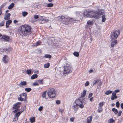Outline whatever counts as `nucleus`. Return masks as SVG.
Returning <instances> with one entry per match:
<instances>
[{
	"mask_svg": "<svg viewBox=\"0 0 123 123\" xmlns=\"http://www.w3.org/2000/svg\"><path fill=\"white\" fill-rule=\"evenodd\" d=\"M103 10L101 12H94L93 11H87L86 12L87 14H86V12H85L84 15L87 17H90L91 18L93 17L96 19H98L100 17V15L103 14Z\"/></svg>",
	"mask_w": 123,
	"mask_h": 123,
	"instance_id": "f257e3e1",
	"label": "nucleus"
},
{
	"mask_svg": "<svg viewBox=\"0 0 123 123\" xmlns=\"http://www.w3.org/2000/svg\"><path fill=\"white\" fill-rule=\"evenodd\" d=\"M57 19L60 22L65 25H68L72 24L75 22L76 21L75 19L69 18H65L64 16H59L57 18Z\"/></svg>",
	"mask_w": 123,
	"mask_h": 123,
	"instance_id": "f03ea898",
	"label": "nucleus"
},
{
	"mask_svg": "<svg viewBox=\"0 0 123 123\" xmlns=\"http://www.w3.org/2000/svg\"><path fill=\"white\" fill-rule=\"evenodd\" d=\"M81 98H80L78 99H77L74 103L73 108L75 112H76L79 107L82 108L84 107L82 101L80 100Z\"/></svg>",
	"mask_w": 123,
	"mask_h": 123,
	"instance_id": "7ed1b4c3",
	"label": "nucleus"
},
{
	"mask_svg": "<svg viewBox=\"0 0 123 123\" xmlns=\"http://www.w3.org/2000/svg\"><path fill=\"white\" fill-rule=\"evenodd\" d=\"M56 94V91L53 88L49 90L47 92V95L49 98H54Z\"/></svg>",
	"mask_w": 123,
	"mask_h": 123,
	"instance_id": "20e7f679",
	"label": "nucleus"
},
{
	"mask_svg": "<svg viewBox=\"0 0 123 123\" xmlns=\"http://www.w3.org/2000/svg\"><path fill=\"white\" fill-rule=\"evenodd\" d=\"M72 68L71 66L69 64H67L64 66L63 71L64 74H68L72 72Z\"/></svg>",
	"mask_w": 123,
	"mask_h": 123,
	"instance_id": "39448f33",
	"label": "nucleus"
},
{
	"mask_svg": "<svg viewBox=\"0 0 123 123\" xmlns=\"http://www.w3.org/2000/svg\"><path fill=\"white\" fill-rule=\"evenodd\" d=\"M119 33V31H112L110 35L111 39H117Z\"/></svg>",
	"mask_w": 123,
	"mask_h": 123,
	"instance_id": "423d86ee",
	"label": "nucleus"
},
{
	"mask_svg": "<svg viewBox=\"0 0 123 123\" xmlns=\"http://www.w3.org/2000/svg\"><path fill=\"white\" fill-rule=\"evenodd\" d=\"M20 96V97H19L18 98V100L20 101H25L27 98V94L26 93L21 94Z\"/></svg>",
	"mask_w": 123,
	"mask_h": 123,
	"instance_id": "0eeeda50",
	"label": "nucleus"
},
{
	"mask_svg": "<svg viewBox=\"0 0 123 123\" xmlns=\"http://www.w3.org/2000/svg\"><path fill=\"white\" fill-rule=\"evenodd\" d=\"M21 104V103L19 102L16 103L13 105V109H15V110L13 111V112L15 113L19 111L18 109L20 107V105Z\"/></svg>",
	"mask_w": 123,
	"mask_h": 123,
	"instance_id": "6e6552de",
	"label": "nucleus"
},
{
	"mask_svg": "<svg viewBox=\"0 0 123 123\" xmlns=\"http://www.w3.org/2000/svg\"><path fill=\"white\" fill-rule=\"evenodd\" d=\"M102 83L100 80L98 79L94 80L93 82V85H97L98 86L101 85Z\"/></svg>",
	"mask_w": 123,
	"mask_h": 123,
	"instance_id": "1a4fd4ad",
	"label": "nucleus"
},
{
	"mask_svg": "<svg viewBox=\"0 0 123 123\" xmlns=\"http://www.w3.org/2000/svg\"><path fill=\"white\" fill-rule=\"evenodd\" d=\"M1 37L2 39H3L5 41L9 42L11 41V39L7 36L4 35Z\"/></svg>",
	"mask_w": 123,
	"mask_h": 123,
	"instance_id": "9d476101",
	"label": "nucleus"
},
{
	"mask_svg": "<svg viewBox=\"0 0 123 123\" xmlns=\"http://www.w3.org/2000/svg\"><path fill=\"white\" fill-rule=\"evenodd\" d=\"M9 60V59L8 56L6 55H4L2 58V61L4 63H7Z\"/></svg>",
	"mask_w": 123,
	"mask_h": 123,
	"instance_id": "9b49d317",
	"label": "nucleus"
},
{
	"mask_svg": "<svg viewBox=\"0 0 123 123\" xmlns=\"http://www.w3.org/2000/svg\"><path fill=\"white\" fill-rule=\"evenodd\" d=\"M83 12H76V16L80 18H81L83 15Z\"/></svg>",
	"mask_w": 123,
	"mask_h": 123,
	"instance_id": "f8f14e48",
	"label": "nucleus"
},
{
	"mask_svg": "<svg viewBox=\"0 0 123 123\" xmlns=\"http://www.w3.org/2000/svg\"><path fill=\"white\" fill-rule=\"evenodd\" d=\"M26 25H22L19 27V31H25Z\"/></svg>",
	"mask_w": 123,
	"mask_h": 123,
	"instance_id": "ddd939ff",
	"label": "nucleus"
},
{
	"mask_svg": "<svg viewBox=\"0 0 123 123\" xmlns=\"http://www.w3.org/2000/svg\"><path fill=\"white\" fill-rule=\"evenodd\" d=\"M112 95L111 96V99L112 100H114V99H117V97L116 95V93L112 92Z\"/></svg>",
	"mask_w": 123,
	"mask_h": 123,
	"instance_id": "4468645a",
	"label": "nucleus"
},
{
	"mask_svg": "<svg viewBox=\"0 0 123 123\" xmlns=\"http://www.w3.org/2000/svg\"><path fill=\"white\" fill-rule=\"evenodd\" d=\"M12 50V49L10 47L8 48H4V50L6 53H8L11 51Z\"/></svg>",
	"mask_w": 123,
	"mask_h": 123,
	"instance_id": "2eb2a0df",
	"label": "nucleus"
},
{
	"mask_svg": "<svg viewBox=\"0 0 123 123\" xmlns=\"http://www.w3.org/2000/svg\"><path fill=\"white\" fill-rule=\"evenodd\" d=\"M117 43V42L116 40H115L112 41L110 44V46L111 47H113Z\"/></svg>",
	"mask_w": 123,
	"mask_h": 123,
	"instance_id": "dca6fc26",
	"label": "nucleus"
},
{
	"mask_svg": "<svg viewBox=\"0 0 123 123\" xmlns=\"http://www.w3.org/2000/svg\"><path fill=\"white\" fill-rule=\"evenodd\" d=\"M11 15V14L8 13L7 14L5 15L4 17V19L5 20H8L10 19V17Z\"/></svg>",
	"mask_w": 123,
	"mask_h": 123,
	"instance_id": "f3484780",
	"label": "nucleus"
},
{
	"mask_svg": "<svg viewBox=\"0 0 123 123\" xmlns=\"http://www.w3.org/2000/svg\"><path fill=\"white\" fill-rule=\"evenodd\" d=\"M12 22V21L11 20H8V21H7L6 23V28H8L9 26V24H11Z\"/></svg>",
	"mask_w": 123,
	"mask_h": 123,
	"instance_id": "a211bd4d",
	"label": "nucleus"
},
{
	"mask_svg": "<svg viewBox=\"0 0 123 123\" xmlns=\"http://www.w3.org/2000/svg\"><path fill=\"white\" fill-rule=\"evenodd\" d=\"M6 5V3H4L0 7V16L2 14V8L4 7V6Z\"/></svg>",
	"mask_w": 123,
	"mask_h": 123,
	"instance_id": "6ab92c4d",
	"label": "nucleus"
},
{
	"mask_svg": "<svg viewBox=\"0 0 123 123\" xmlns=\"http://www.w3.org/2000/svg\"><path fill=\"white\" fill-rule=\"evenodd\" d=\"M46 95L47 91H45L42 94V97L46 99H47L48 98L46 97Z\"/></svg>",
	"mask_w": 123,
	"mask_h": 123,
	"instance_id": "aec40b11",
	"label": "nucleus"
},
{
	"mask_svg": "<svg viewBox=\"0 0 123 123\" xmlns=\"http://www.w3.org/2000/svg\"><path fill=\"white\" fill-rule=\"evenodd\" d=\"M86 91L85 90H84L81 93V97H84L86 94Z\"/></svg>",
	"mask_w": 123,
	"mask_h": 123,
	"instance_id": "412c9836",
	"label": "nucleus"
},
{
	"mask_svg": "<svg viewBox=\"0 0 123 123\" xmlns=\"http://www.w3.org/2000/svg\"><path fill=\"white\" fill-rule=\"evenodd\" d=\"M26 73V74L29 75H30L32 74V72L31 70L30 69H27V70Z\"/></svg>",
	"mask_w": 123,
	"mask_h": 123,
	"instance_id": "4be33fe9",
	"label": "nucleus"
},
{
	"mask_svg": "<svg viewBox=\"0 0 123 123\" xmlns=\"http://www.w3.org/2000/svg\"><path fill=\"white\" fill-rule=\"evenodd\" d=\"M31 31H18V33L20 34V35L22 36L24 35V33H28L29 32H30Z\"/></svg>",
	"mask_w": 123,
	"mask_h": 123,
	"instance_id": "5701e85b",
	"label": "nucleus"
},
{
	"mask_svg": "<svg viewBox=\"0 0 123 123\" xmlns=\"http://www.w3.org/2000/svg\"><path fill=\"white\" fill-rule=\"evenodd\" d=\"M38 77V75L36 74H34L32 75L31 77V79H34L37 78Z\"/></svg>",
	"mask_w": 123,
	"mask_h": 123,
	"instance_id": "b1692460",
	"label": "nucleus"
},
{
	"mask_svg": "<svg viewBox=\"0 0 123 123\" xmlns=\"http://www.w3.org/2000/svg\"><path fill=\"white\" fill-rule=\"evenodd\" d=\"M112 91L111 90L107 91L105 93V94L107 95L110 94L112 93Z\"/></svg>",
	"mask_w": 123,
	"mask_h": 123,
	"instance_id": "393cba45",
	"label": "nucleus"
},
{
	"mask_svg": "<svg viewBox=\"0 0 123 123\" xmlns=\"http://www.w3.org/2000/svg\"><path fill=\"white\" fill-rule=\"evenodd\" d=\"M24 111L23 110L21 112H18L16 113L15 114V116L16 117H18L19 116L20 114L22 112Z\"/></svg>",
	"mask_w": 123,
	"mask_h": 123,
	"instance_id": "a878e982",
	"label": "nucleus"
},
{
	"mask_svg": "<svg viewBox=\"0 0 123 123\" xmlns=\"http://www.w3.org/2000/svg\"><path fill=\"white\" fill-rule=\"evenodd\" d=\"M26 28L25 31H31V27L29 26L26 25Z\"/></svg>",
	"mask_w": 123,
	"mask_h": 123,
	"instance_id": "bb28decb",
	"label": "nucleus"
},
{
	"mask_svg": "<svg viewBox=\"0 0 123 123\" xmlns=\"http://www.w3.org/2000/svg\"><path fill=\"white\" fill-rule=\"evenodd\" d=\"M112 111L115 114H117L118 113L117 110L115 108H113L112 109Z\"/></svg>",
	"mask_w": 123,
	"mask_h": 123,
	"instance_id": "cd10ccee",
	"label": "nucleus"
},
{
	"mask_svg": "<svg viewBox=\"0 0 123 123\" xmlns=\"http://www.w3.org/2000/svg\"><path fill=\"white\" fill-rule=\"evenodd\" d=\"M26 82L25 81H23L21 82L20 83V86H24L26 84Z\"/></svg>",
	"mask_w": 123,
	"mask_h": 123,
	"instance_id": "c85d7f7f",
	"label": "nucleus"
},
{
	"mask_svg": "<svg viewBox=\"0 0 123 123\" xmlns=\"http://www.w3.org/2000/svg\"><path fill=\"white\" fill-rule=\"evenodd\" d=\"M29 120L31 123H33L35 122V117H31L30 119Z\"/></svg>",
	"mask_w": 123,
	"mask_h": 123,
	"instance_id": "c756f323",
	"label": "nucleus"
},
{
	"mask_svg": "<svg viewBox=\"0 0 123 123\" xmlns=\"http://www.w3.org/2000/svg\"><path fill=\"white\" fill-rule=\"evenodd\" d=\"M14 4L13 3H12L8 7V9H12L14 6Z\"/></svg>",
	"mask_w": 123,
	"mask_h": 123,
	"instance_id": "7c9ffc66",
	"label": "nucleus"
},
{
	"mask_svg": "<svg viewBox=\"0 0 123 123\" xmlns=\"http://www.w3.org/2000/svg\"><path fill=\"white\" fill-rule=\"evenodd\" d=\"M50 65V64L48 63L44 65V67L45 68H47L49 67Z\"/></svg>",
	"mask_w": 123,
	"mask_h": 123,
	"instance_id": "2f4dec72",
	"label": "nucleus"
},
{
	"mask_svg": "<svg viewBox=\"0 0 123 123\" xmlns=\"http://www.w3.org/2000/svg\"><path fill=\"white\" fill-rule=\"evenodd\" d=\"M44 57L46 58H48L49 59L51 58V55L49 54H45V55Z\"/></svg>",
	"mask_w": 123,
	"mask_h": 123,
	"instance_id": "473e14b6",
	"label": "nucleus"
},
{
	"mask_svg": "<svg viewBox=\"0 0 123 123\" xmlns=\"http://www.w3.org/2000/svg\"><path fill=\"white\" fill-rule=\"evenodd\" d=\"M41 43V42L40 41H39L37 42H36V44L34 45V46H37L40 45Z\"/></svg>",
	"mask_w": 123,
	"mask_h": 123,
	"instance_id": "72a5a7b5",
	"label": "nucleus"
},
{
	"mask_svg": "<svg viewBox=\"0 0 123 123\" xmlns=\"http://www.w3.org/2000/svg\"><path fill=\"white\" fill-rule=\"evenodd\" d=\"M37 82L39 84H43V79L39 80H37Z\"/></svg>",
	"mask_w": 123,
	"mask_h": 123,
	"instance_id": "f704fd0d",
	"label": "nucleus"
},
{
	"mask_svg": "<svg viewBox=\"0 0 123 123\" xmlns=\"http://www.w3.org/2000/svg\"><path fill=\"white\" fill-rule=\"evenodd\" d=\"M28 14V13L26 12L23 11L22 12V15L24 17H25Z\"/></svg>",
	"mask_w": 123,
	"mask_h": 123,
	"instance_id": "c9c22d12",
	"label": "nucleus"
},
{
	"mask_svg": "<svg viewBox=\"0 0 123 123\" xmlns=\"http://www.w3.org/2000/svg\"><path fill=\"white\" fill-rule=\"evenodd\" d=\"M73 54L75 56L78 57L79 56V53L78 52H75L73 53Z\"/></svg>",
	"mask_w": 123,
	"mask_h": 123,
	"instance_id": "e433bc0d",
	"label": "nucleus"
},
{
	"mask_svg": "<svg viewBox=\"0 0 123 123\" xmlns=\"http://www.w3.org/2000/svg\"><path fill=\"white\" fill-rule=\"evenodd\" d=\"M106 18L105 17V15H103L102 16V22H104L106 20Z\"/></svg>",
	"mask_w": 123,
	"mask_h": 123,
	"instance_id": "4c0bfd02",
	"label": "nucleus"
},
{
	"mask_svg": "<svg viewBox=\"0 0 123 123\" xmlns=\"http://www.w3.org/2000/svg\"><path fill=\"white\" fill-rule=\"evenodd\" d=\"M114 121V120L113 119L110 118L108 120V122L109 123H113Z\"/></svg>",
	"mask_w": 123,
	"mask_h": 123,
	"instance_id": "58836bf2",
	"label": "nucleus"
},
{
	"mask_svg": "<svg viewBox=\"0 0 123 123\" xmlns=\"http://www.w3.org/2000/svg\"><path fill=\"white\" fill-rule=\"evenodd\" d=\"M31 90V89L30 88H26L25 89V91L28 92H29Z\"/></svg>",
	"mask_w": 123,
	"mask_h": 123,
	"instance_id": "ea45409f",
	"label": "nucleus"
},
{
	"mask_svg": "<svg viewBox=\"0 0 123 123\" xmlns=\"http://www.w3.org/2000/svg\"><path fill=\"white\" fill-rule=\"evenodd\" d=\"M53 6V4L52 3H48L47 4V6L48 7H52Z\"/></svg>",
	"mask_w": 123,
	"mask_h": 123,
	"instance_id": "a19ab883",
	"label": "nucleus"
},
{
	"mask_svg": "<svg viewBox=\"0 0 123 123\" xmlns=\"http://www.w3.org/2000/svg\"><path fill=\"white\" fill-rule=\"evenodd\" d=\"M102 111V107H99V108L98 110V112L99 113L101 112Z\"/></svg>",
	"mask_w": 123,
	"mask_h": 123,
	"instance_id": "79ce46f5",
	"label": "nucleus"
},
{
	"mask_svg": "<svg viewBox=\"0 0 123 123\" xmlns=\"http://www.w3.org/2000/svg\"><path fill=\"white\" fill-rule=\"evenodd\" d=\"M104 103V102H101L99 103V107H102V106L103 105Z\"/></svg>",
	"mask_w": 123,
	"mask_h": 123,
	"instance_id": "37998d69",
	"label": "nucleus"
},
{
	"mask_svg": "<svg viewBox=\"0 0 123 123\" xmlns=\"http://www.w3.org/2000/svg\"><path fill=\"white\" fill-rule=\"evenodd\" d=\"M89 82L88 81H87L85 84V87H86L87 86H88L89 85Z\"/></svg>",
	"mask_w": 123,
	"mask_h": 123,
	"instance_id": "c03bdc74",
	"label": "nucleus"
},
{
	"mask_svg": "<svg viewBox=\"0 0 123 123\" xmlns=\"http://www.w3.org/2000/svg\"><path fill=\"white\" fill-rule=\"evenodd\" d=\"M33 85L34 86H38L39 85V84L38 83L35 82L33 84Z\"/></svg>",
	"mask_w": 123,
	"mask_h": 123,
	"instance_id": "a18cd8bd",
	"label": "nucleus"
},
{
	"mask_svg": "<svg viewBox=\"0 0 123 123\" xmlns=\"http://www.w3.org/2000/svg\"><path fill=\"white\" fill-rule=\"evenodd\" d=\"M116 106L117 107H119L120 103L119 102H117L116 103Z\"/></svg>",
	"mask_w": 123,
	"mask_h": 123,
	"instance_id": "49530a36",
	"label": "nucleus"
},
{
	"mask_svg": "<svg viewBox=\"0 0 123 123\" xmlns=\"http://www.w3.org/2000/svg\"><path fill=\"white\" fill-rule=\"evenodd\" d=\"M93 23L92 21H88L87 24L89 25H91L93 24Z\"/></svg>",
	"mask_w": 123,
	"mask_h": 123,
	"instance_id": "de8ad7c7",
	"label": "nucleus"
},
{
	"mask_svg": "<svg viewBox=\"0 0 123 123\" xmlns=\"http://www.w3.org/2000/svg\"><path fill=\"white\" fill-rule=\"evenodd\" d=\"M34 17L35 19H37L39 18V16L37 15H34Z\"/></svg>",
	"mask_w": 123,
	"mask_h": 123,
	"instance_id": "09e8293b",
	"label": "nucleus"
},
{
	"mask_svg": "<svg viewBox=\"0 0 123 123\" xmlns=\"http://www.w3.org/2000/svg\"><path fill=\"white\" fill-rule=\"evenodd\" d=\"M43 107L42 106H40L39 108L38 109V110L40 111H41L42 110Z\"/></svg>",
	"mask_w": 123,
	"mask_h": 123,
	"instance_id": "8fccbe9b",
	"label": "nucleus"
},
{
	"mask_svg": "<svg viewBox=\"0 0 123 123\" xmlns=\"http://www.w3.org/2000/svg\"><path fill=\"white\" fill-rule=\"evenodd\" d=\"M59 111L60 112L62 113L64 112V110L63 109H60Z\"/></svg>",
	"mask_w": 123,
	"mask_h": 123,
	"instance_id": "3c124183",
	"label": "nucleus"
},
{
	"mask_svg": "<svg viewBox=\"0 0 123 123\" xmlns=\"http://www.w3.org/2000/svg\"><path fill=\"white\" fill-rule=\"evenodd\" d=\"M120 92V90L119 89H116L114 91V93H117L119 92Z\"/></svg>",
	"mask_w": 123,
	"mask_h": 123,
	"instance_id": "603ef678",
	"label": "nucleus"
},
{
	"mask_svg": "<svg viewBox=\"0 0 123 123\" xmlns=\"http://www.w3.org/2000/svg\"><path fill=\"white\" fill-rule=\"evenodd\" d=\"M4 24V21H2L1 22L0 24V26H3Z\"/></svg>",
	"mask_w": 123,
	"mask_h": 123,
	"instance_id": "864d4df0",
	"label": "nucleus"
},
{
	"mask_svg": "<svg viewBox=\"0 0 123 123\" xmlns=\"http://www.w3.org/2000/svg\"><path fill=\"white\" fill-rule=\"evenodd\" d=\"M56 103L57 104H60V100H57L56 101Z\"/></svg>",
	"mask_w": 123,
	"mask_h": 123,
	"instance_id": "5fc2aeb1",
	"label": "nucleus"
},
{
	"mask_svg": "<svg viewBox=\"0 0 123 123\" xmlns=\"http://www.w3.org/2000/svg\"><path fill=\"white\" fill-rule=\"evenodd\" d=\"M122 113V111H121L120 110L119 111L118 115L119 116H120L121 115V114Z\"/></svg>",
	"mask_w": 123,
	"mask_h": 123,
	"instance_id": "6e6d98bb",
	"label": "nucleus"
},
{
	"mask_svg": "<svg viewBox=\"0 0 123 123\" xmlns=\"http://www.w3.org/2000/svg\"><path fill=\"white\" fill-rule=\"evenodd\" d=\"M18 117H15L14 119L13 120V121H17L18 119Z\"/></svg>",
	"mask_w": 123,
	"mask_h": 123,
	"instance_id": "4d7b16f0",
	"label": "nucleus"
},
{
	"mask_svg": "<svg viewBox=\"0 0 123 123\" xmlns=\"http://www.w3.org/2000/svg\"><path fill=\"white\" fill-rule=\"evenodd\" d=\"M92 93H90L89 94V96H88V97L89 98H90L91 97L92 95Z\"/></svg>",
	"mask_w": 123,
	"mask_h": 123,
	"instance_id": "13d9d810",
	"label": "nucleus"
},
{
	"mask_svg": "<svg viewBox=\"0 0 123 123\" xmlns=\"http://www.w3.org/2000/svg\"><path fill=\"white\" fill-rule=\"evenodd\" d=\"M74 119V118L72 117L70 118V120L72 122H73Z\"/></svg>",
	"mask_w": 123,
	"mask_h": 123,
	"instance_id": "bf43d9fd",
	"label": "nucleus"
},
{
	"mask_svg": "<svg viewBox=\"0 0 123 123\" xmlns=\"http://www.w3.org/2000/svg\"><path fill=\"white\" fill-rule=\"evenodd\" d=\"M47 20L45 19H44L42 20V21L43 22H47Z\"/></svg>",
	"mask_w": 123,
	"mask_h": 123,
	"instance_id": "052dcab7",
	"label": "nucleus"
},
{
	"mask_svg": "<svg viewBox=\"0 0 123 123\" xmlns=\"http://www.w3.org/2000/svg\"><path fill=\"white\" fill-rule=\"evenodd\" d=\"M93 70H92V69H91V70H90L89 71V72L90 73H91L93 72Z\"/></svg>",
	"mask_w": 123,
	"mask_h": 123,
	"instance_id": "680f3d73",
	"label": "nucleus"
},
{
	"mask_svg": "<svg viewBox=\"0 0 123 123\" xmlns=\"http://www.w3.org/2000/svg\"><path fill=\"white\" fill-rule=\"evenodd\" d=\"M120 106L121 108L123 109V103H122L121 104Z\"/></svg>",
	"mask_w": 123,
	"mask_h": 123,
	"instance_id": "e2e57ef3",
	"label": "nucleus"
},
{
	"mask_svg": "<svg viewBox=\"0 0 123 123\" xmlns=\"http://www.w3.org/2000/svg\"><path fill=\"white\" fill-rule=\"evenodd\" d=\"M34 73H35L38 74L39 73V71L38 70H36L34 72Z\"/></svg>",
	"mask_w": 123,
	"mask_h": 123,
	"instance_id": "0e129e2a",
	"label": "nucleus"
},
{
	"mask_svg": "<svg viewBox=\"0 0 123 123\" xmlns=\"http://www.w3.org/2000/svg\"><path fill=\"white\" fill-rule=\"evenodd\" d=\"M93 97H91L90 99V101H91V102H92V100H93Z\"/></svg>",
	"mask_w": 123,
	"mask_h": 123,
	"instance_id": "69168bd1",
	"label": "nucleus"
},
{
	"mask_svg": "<svg viewBox=\"0 0 123 123\" xmlns=\"http://www.w3.org/2000/svg\"><path fill=\"white\" fill-rule=\"evenodd\" d=\"M17 22H18V21L16 20H14V23L15 24Z\"/></svg>",
	"mask_w": 123,
	"mask_h": 123,
	"instance_id": "338daca9",
	"label": "nucleus"
},
{
	"mask_svg": "<svg viewBox=\"0 0 123 123\" xmlns=\"http://www.w3.org/2000/svg\"><path fill=\"white\" fill-rule=\"evenodd\" d=\"M47 4L46 3H44L43 4V5L44 6H47Z\"/></svg>",
	"mask_w": 123,
	"mask_h": 123,
	"instance_id": "774afa93",
	"label": "nucleus"
}]
</instances>
